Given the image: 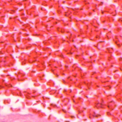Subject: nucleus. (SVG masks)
Listing matches in <instances>:
<instances>
[{"mask_svg":"<svg viewBox=\"0 0 122 122\" xmlns=\"http://www.w3.org/2000/svg\"><path fill=\"white\" fill-rule=\"evenodd\" d=\"M72 41H73H73H73V40Z\"/></svg>","mask_w":122,"mask_h":122,"instance_id":"nucleus-5","label":"nucleus"},{"mask_svg":"<svg viewBox=\"0 0 122 122\" xmlns=\"http://www.w3.org/2000/svg\"><path fill=\"white\" fill-rule=\"evenodd\" d=\"M71 54H72V53H71Z\"/></svg>","mask_w":122,"mask_h":122,"instance_id":"nucleus-6","label":"nucleus"},{"mask_svg":"<svg viewBox=\"0 0 122 122\" xmlns=\"http://www.w3.org/2000/svg\"><path fill=\"white\" fill-rule=\"evenodd\" d=\"M93 10V11H94V10Z\"/></svg>","mask_w":122,"mask_h":122,"instance_id":"nucleus-2","label":"nucleus"},{"mask_svg":"<svg viewBox=\"0 0 122 122\" xmlns=\"http://www.w3.org/2000/svg\"><path fill=\"white\" fill-rule=\"evenodd\" d=\"M66 15H66H67L66 14V15Z\"/></svg>","mask_w":122,"mask_h":122,"instance_id":"nucleus-3","label":"nucleus"},{"mask_svg":"<svg viewBox=\"0 0 122 122\" xmlns=\"http://www.w3.org/2000/svg\"><path fill=\"white\" fill-rule=\"evenodd\" d=\"M98 104V103L97 104Z\"/></svg>","mask_w":122,"mask_h":122,"instance_id":"nucleus-7","label":"nucleus"},{"mask_svg":"<svg viewBox=\"0 0 122 122\" xmlns=\"http://www.w3.org/2000/svg\"><path fill=\"white\" fill-rule=\"evenodd\" d=\"M74 47H76V46H74Z\"/></svg>","mask_w":122,"mask_h":122,"instance_id":"nucleus-4","label":"nucleus"},{"mask_svg":"<svg viewBox=\"0 0 122 122\" xmlns=\"http://www.w3.org/2000/svg\"><path fill=\"white\" fill-rule=\"evenodd\" d=\"M101 105H102V104L101 103Z\"/></svg>","mask_w":122,"mask_h":122,"instance_id":"nucleus-8","label":"nucleus"},{"mask_svg":"<svg viewBox=\"0 0 122 122\" xmlns=\"http://www.w3.org/2000/svg\"><path fill=\"white\" fill-rule=\"evenodd\" d=\"M66 67H68L67 66H66Z\"/></svg>","mask_w":122,"mask_h":122,"instance_id":"nucleus-1","label":"nucleus"}]
</instances>
